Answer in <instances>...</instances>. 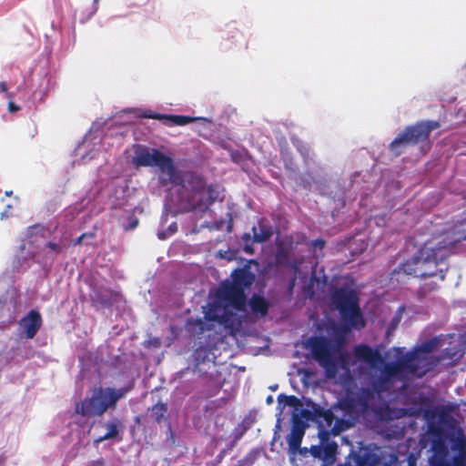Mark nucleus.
Here are the masks:
<instances>
[{
  "instance_id": "c756f323",
  "label": "nucleus",
  "mask_w": 466,
  "mask_h": 466,
  "mask_svg": "<svg viewBox=\"0 0 466 466\" xmlns=\"http://www.w3.org/2000/svg\"><path fill=\"white\" fill-rule=\"evenodd\" d=\"M282 398L285 399V404L288 406H295L299 403V399L296 396L290 395V396H285L283 394H280L278 399L280 400Z\"/></svg>"
},
{
  "instance_id": "f3484780",
  "label": "nucleus",
  "mask_w": 466,
  "mask_h": 466,
  "mask_svg": "<svg viewBox=\"0 0 466 466\" xmlns=\"http://www.w3.org/2000/svg\"><path fill=\"white\" fill-rule=\"evenodd\" d=\"M253 239L252 243H263L268 241L273 235L271 226L261 218L258 221L257 225L252 227Z\"/></svg>"
},
{
  "instance_id": "2eb2a0df",
  "label": "nucleus",
  "mask_w": 466,
  "mask_h": 466,
  "mask_svg": "<svg viewBox=\"0 0 466 466\" xmlns=\"http://www.w3.org/2000/svg\"><path fill=\"white\" fill-rule=\"evenodd\" d=\"M320 443L322 444L323 456L322 460L326 462L331 463L335 461L336 453L338 451V444L336 441H329V431L320 430L319 432Z\"/></svg>"
},
{
  "instance_id": "ea45409f",
  "label": "nucleus",
  "mask_w": 466,
  "mask_h": 466,
  "mask_svg": "<svg viewBox=\"0 0 466 466\" xmlns=\"http://www.w3.org/2000/svg\"><path fill=\"white\" fill-rule=\"evenodd\" d=\"M238 154L237 152L231 153V158L233 161L238 162Z\"/></svg>"
},
{
  "instance_id": "20e7f679",
  "label": "nucleus",
  "mask_w": 466,
  "mask_h": 466,
  "mask_svg": "<svg viewBox=\"0 0 466 466\" xmlns=\"http://www.w3.org/2000/svg\"><path fill=\"white\" fill-rule=\"evenodd\" d=\"M329 303L336 309L347 329L360 330L365 328L360 296L355 289L349 284L342 286L332 285L329 288Z\"/></svg>"
},
{
  "instance_id": "f704fd0d",
  "label": "nucleus",
  "mask_w": 466,
  "mask_h": 466,
  "mask_svg": "<svg viewBox=\"0 0 466 466\" xmlns=\"http://www.w3.org/2000/svg\"><path fill=\"white\" fill-rule=\"evenodd\" d=\"M87 236H88V234H86V233H83L81 236H79L77 238H76V239L74 240V245H79V244H81V243H82V241L84 240V238H85L86 237H87ZM89 237H91V238H92V237H94V234H89Z\"/></svg>"
},
{
  "instance_id": "5701e85b",
  "label": "nucleus",
  "mask_w": 466,
  "mask_h": 466,
  "mask_svg": "<svg viewBox=\"0 0 466 466\" xmlns=\"http://www.w3.org/2000/svg\"><path fill=\"white\" fill-rule=\"evenodd\" d=\"M392 383L393 381H391L390 380H389L388 378L381 374L376 380H372V388L370 390L374 391L375 397L376 394H380L385 391H388L390 389Z\"/></svg>"
},
{
  "instance_id": "4468645a",
  "label": "nucleus",
  "mask_w": 466,
  "mask_h": 466,
  "mask_svg": "<svg viewBox=\"0 0 466 466\" xmlns=\"http://www.w3.org/2000/svg\"><path fill=\"white\" fill-rule=\"evenodd\" d=\"M353 353L358 360H362L370 366L382 363L383 358L377 350H373L367 344H360L354 347Z\"/></svg>"
},
{
  "instance_id": "7c9ffc66",
  "label": "nucleus",
  "mask_w": 466,
  "mask_h": 466,
  "mask_svg": "<svg viewBox=\"0 0 466 466\" xmlns=\"http://www.w3.org/2000/svg\"><path fill=\"white\" fill-rule=\"evenodd\" d=\"M309 451H310L311 455L314 458H318V459H321L322 460L323 450H322V444L321 443H320V445H312L310 447Z\"/></svg>"
},
{
  "instance_id": "2f4dec72",
  "label": "nucleus",
  "mask_w": 466,
  "mask_h": 466,
  "mask_svg": "<svg viewBox=\"0 0 466 466\" xmlns=\"http://www.w3.org/2000/svg\"><path fill=\"white\" fill-rule=\"evenodd\" d=\"M247 429H248L247 427H243L242 430L238 432H237L238 429H236V432L234 434V440L228 446V450H231L237 444L238 441H239L242 438V436L245 434Z\"/></svg>"
},
{
  "instance_id": "7ed1b4c3",
  "label": "nucleus",
  "mask_w": 466,
  "mask_h": 466,
  "mask_svg": "<svg viewBox=\"0 0 466 466\" xmlns=\"http://www.w3.org/2000/svg\"><path fill=\"white\" fill-rule=\"evenodd\" d=\"M231 280L223 281L217 292L216 301L209 307L206 319L217 321L226 329H234L239 322L238 314L233 309L243 311L247 305L246 289L255 281V274L248 265L235 268Z\"/></svg>"
},
{
  "instance_id": "bb28decb",
  "label": "nucleus",
  "mask_w": 466,
  "mask_h": 466,
  "mask_svg": "<svg viewBox=\"0 0 466 466\" xmlns=\"http://www.w3.org/2000/svg\"><path fill=\"white\" fill-rule=\"evenodd\" d=\"M177 231V224L176 222L171 223L167 231H159L157 233V238L161 240H164Z\"/></svg>"
},
{
  "instance_id": "37998d69",
  "label": "nucleus",
  "mask_w": 466,
  "mask_h": 466,
  "mask_svg": "<svg viewBox=\"0 0 466 466\" xmlns=\"http://www.w3.org/2000/svg\"><path fill=\"white\" fill-rule=\"evenodd\" d=\"M272 402H273V398H272V396H268V397L267 398V403H268V404H270V403H272Z\"/></svg>"
},
{
  "instance_id": "cd10ccee",
  "label": "nucleus",
  "mask_w": 466,
  "mask_h": 466,
  "mask_svg": "<svg viewBox=\"0 0 466 466\" xmlns=\"http://www.w3.org/2000/svg\"><path fill=\"white\" fill-rule=\"evenodd\" d=\"M253 239V236L251 237L249 233H245L242 236V240L244 241V251L248 254H252L254 252L253 244L251 241Z\"/></svg>"
},
{
  "instance_id": "c9c22d12",
  "label": "nucleus",
  "mask_w": 466,
  "mask_h": 466,
  "mask_svg": "<svg viewBox=\"0 0 466 466\" xmlns=\"http://www.w3.org/2000/svg\"><path fill=\"white\" fill-rule=\"evenodd\" d=\"M0 89L2 92L5 93L7 95L8 98L13 97V96L10 93H8V91H7V86H6L5 82L3 81L0 83Z\"/></svg>"
},
{
  "instance_id": "9d476101",
  "label": "nucleus",
  "mask_w": 466,
  "mask_h": 466,
  "mask_svg": "<svg viewBox=\"0 0 466 466\" xmlns=\"http://www.w3.org/2000/svg\"><path fill=\"white\" fill-rule=\"evenodd\" d=\"M439 344V339L433 338L405 353L406 355H411L412 364L417 367L419 378L423 377L438 365L440 359L435 356H429L428 354L437 350Z\"/></svg>"
},
{
  "instance_id": "49530a36",
  "label": "nucleus",
  "mask_w": 466,
  "mask_h": 466,
  "mask_svg": "<svg viewBox=\"0 0 466 466\" xmlns=\"http://www.w3.org/2000/svg\"><path fill=\"white\" fill-rule=\"evenodd\" d=\"M460 442H461V444H466V442H465V441H464V440H461V441H460Z\"/></svg>"
},
{
  "instance_id": "aec40b11",
  "label": "nucleus",
  "mask_w": 466,
  "mask_h": 466,
  "mask_svg": "<svg viewBox=\"0 0 466 466\" xmlns=\"http://www.w3.org/2000/svg\"><path fill=\"white\" fill-rule=\"evenodd\" d=\"M91 300L103 307H109L112 305V292L107 289H94L90 295Z\"/></svg>"
},
{
  "instance_id": "a211bd4d",
  "label": "nucleus",
  "mask_w": 466,
  "mask_h": 466,
  "mask_svg": "<svg viewBox=\"0 0 466 466\" xmlns=\"http://www.w3.org/2000/svg\"><path fill=\"white\" fill-rule=\"evenodd\" d=\"M248 303L254 313H258L262 317H265L268 314L269 303L263 296L253 294Z\"/></svg>"
},
{
  "instance_id": "a19ab883",
  "label": "nucleus",
  "mask_w": 466,
  "mask_h": 466,
  "mask_svg": "<svg viewBox=\"0 0 466 466\" xmlns=\"http://www.w3.org/2000/svg\"><path fill=\"white\" fill-rule=\"evenodd\" d=\"M137 223H138V221H137V219H135V220L130 224L129 228H131V229L135 228L137 226Z\"/></svg>"
},
{
  "instance_id": "f03ea898",
  "label": "nucleus",
  "mask_w": 466,
  "mask_h": 466,
  "mask_svg": "<svg viewBox=\"0 0 466 466\" xmlns=\"http://www.w3.org/2000/svg\"><path fill=\"white\" fill-rule=\"evenodd\" d=\"M462 226V223L454 225L452 228L427 240L411 258L400 263L391 271V277L403 274L416 278L438 276L441 279H445L448 267L436 269L432 268H437L452 253L457 243L466 240V231L461 229Z\"/></svg>"
},
{
  "instance_id": "a18cd8bd",
  "label": "nucleus",
  "mask_w": 466,
  "mask_h": 466,
  "mask_svg": "<svg viewBox=\"0 0 466 466\" xmlns=\"http://www.w3.org/2000/svg\"><path fill=\"white\" fill-rule=\"evenodd\" d=\"M234 466H246V464H245V461H239L238 462V464H236V465H234Z\"/></svg>"
},
{
  "instance_id": "0eeeda50",
  "label": "nucleus",
  "mask_w": 466,
  "mask_h": 466,
  "mask_svg": "<svg viewBox=\"0 0 466 466\" xmlns=\"http://www.w3.org/2000/svg\"><path fill=\"white\" fill-rule=\"evenodd\" d=\"M439 127L440 123L435 120L419 121L408 126L391 141L390 150L395 157H399L403 148L428 140L431 131Z\"/></svg>"
},
{
  "instance_id": "f8f14e48",
  "label": "nucleus",
  "mask_w": 466,
  "mask_h": 466,
  "mask_svg": "<svg viewBox=\"0 0 466 466\" xmlns=\"http://www.w3.org/2000/svg\"><path fill=\"white\" fill-rule=\"evenodd\" d=\"M304 434L305 425L303 421L299 417L294 416L291 431L287 437V441L289 444V453L290 455L295 456L298 454L299 451H302L300 445Z\"/></svg>"
},
{
  "instance_id": "a878e982",
  "label": "nucleus",
  "mask_w": 466,
  "mask_h": 466,
  "mask_svg": "<svg viewBox=\"0 0 466 466\" xmlns=\"http://www.w3.org/2000/svg\"><path fill=\"white\" fill-rule=\"evenodd\" d=\"M276 262L279 266L291 267L298 269V266L295 262L293 264L290 263L289 252L284 248L278 250L276 254Z\"/></svg>"
},
{
  "instance_id": "58836bf2",
  "label": "nucleus",
  "mask_w": 466,
  "mask_h": 466,
  "mask_svg": "<svg viewBox=\"0 0 466 466\" xmlns=\"http://www.w3.org/2000/svg\"><path fill=\"white\" fill-rule=\"evenodd\" d=\"M313 245L315 247H319V248H323L325 246V241L322 239H317L314 241Z\"/></svg>"
},
{
  "instance_id": "6e6552de",
  "label": "nucleus",
  "mask_w": 466,
  "mask_h": 466,
  "mask_svg": "<svg viewBox=\"0 0 466 466\" xmlns=\"http://www.w3.org/2000/svg\"><path fill=\"white\" fill-rule=\"evenodd\" d=\"M374 400V391L370 388L361 387L357 391L347 390L338 401V407L343 415L352 422L357 421L370 410H374L370 402Z\"/></svg>"
},
{
  "instance_id": "423d86ee",
  "label": "nucleus",
  "mask_w": 466,
  "mask_h": 466,
  "mask_svg": "<svg viewBox=\"0 0 466 466\" xmlns=\"http://www.w3.org/2000/svg\"><path fill=\"white\" fill-rule=\"evenodd\" d=\"M306 347L313 359L324 369L325 376L332 379L338 372V346L329 338L313 336L308 339Z\"/></svg>"
},
{
  "instance_id": "412c9836",
  "label": "nucleus",
  "mask_w": 466,
  "mask_h": 466,
  "mask_svg": "<svg viewBox=\"0 0 466 466\" xmlns=\"http://www.w3.org/2000/svg\"><path fill=\"white\" fill-rule=\"evenodd\" d=\"M106 428L107 431L103 436H99L96 440V443L103 442L107 440L116 439L119 434V427L121 426V422L119 420L116 419L114 420L108 421L106 423Z\"/></svg>"
},
{
  "instance_id": "79ce46f5",
  "label": "nucleus",
  "mask_w": 466,
  "mask_h": 466,
  "mask_svg": "<svg viewBox=\"0 0 466 466\" xmlns=\"http://www.w3.org/2000/svg\"><path fill=\"white\" fill-rule=\"evenodd\" d=\"M302 451H299L298 454L306 455L308 453L307 448H301Z\"/></svg>"
},
{
  "instance_id": "72a5a7b5",
  "label": "nucleus",
  "mask_w": 466,
  "mask_h": 466,
  "mask_svg": "<svg viewBox=\"0 0 466 466\" xmlns=\"http://www.w3.org/2000/svg\"><path fill=\"white\" fill-rule=\"evenodd\" d=\"M46 248H50L56 254H59L62 252V247L59 244L55 243V242L46 243Z\"/></svg>"
},
{
  "instance_id": "c85d7f7f",
  "label": "nucleus",
  "mask_w": 466,
  "mask_h": 466,
  "mask_svg": "<svg viewBox=\"0 0 466 466\" xmlns=\"http://www.w3.org/2000/svg\"><path fill=\"white\" fill-rule=\"evenodd\" d=\"M164 114L155 113L152 110L147 109L144 110L139 116L143 118H151V119H157L162 122Z\"/></svg>"
},
{
  "instance_id": "e433bc0d",
  "label": "nucleus",
  "mask_w": 466,
  "mask_h": 466,
  "mask_svg": "<svg viewBox=\"0 0 466 466\" xmlns=\"http://www.w3.org/2000/svg\"><path fill=\"white\" fill-rule=\"evenodd\" d=\"M8 109L10 112L14 113V112H16L20 109V107L18 106H16L14 102L10 101L8 103Z\"/></svg>"
},
{
  "instance_id": "4be33fe9",
  "label": "nucleus",
  "mask_w": 466,
  "mask_h": 466,
  "mask_svg": "<svg viewBox=\"0 0 466 466\" xmlns=\"http://www.w3.org/2000/svg\"><path fill=\"white\" fill-rule=\"evenodd\" d=\"M167 404L157 402V404L153 405L150 410V417L156 421L157 423H161L164 420H167Z\"/></svg>"
},
{
  "instance_id": "6ab92c4d",
  "label": "nucleus",
  "mask_w": 466,
  "mask_h": 466,
  "mask_svg": "<svg viewBox=\"0 0 466 466\" xmlns=\"http://www.w3.org/2000/svg\"><path fill=\"white\" fill-rule=\"evenodd\" d=\"M196 117L182 115H163L162 124L167 127H182L196 121Z\"/></svg>"
},
{
  "instance_id": "de8ad7c7",
  "label": "nucleus",
  "mask_w": 466,
  "mask_h": 466,
  "mask_svg": "<svg viewBox=\"0 0 466 466\" xmlns=\"http://www.w3.org/2000/svg\"><path fill=\"white\" fill-rule=\"evenodd\" d=\"M98 0H94L95 3H96Z\"/></svg>"
},
{
  "instance_id": "9b49d317",
  "label": "nucleus",
  "mask_w": 466,
  "mask_h": 466,
  "mask_svg": "<svg viewBox=\"0 0 466 466\" xmlns=\"http://www.w3.org/2000/svg\"><path fill=\"white\" fill-rule=\"evenodd\" d=\"M405 372L419 378L417 367L412 364L411 355L404 354L399 357L396 361L386 363L381 370V374L391 381L393 378L400 377Z\"/></svg>"
},
{
  "instance_id": "4c0bfd02",
  "label": "nucleus",
  "mask_w": 466,
  "mask_h": 466,
  "mask_svg": "<svg viewBox=\"0 0 466 466\" xmlns=\"http://www.w3.org/2000/svg\"><path fill=\"white\" fill-rule=\"evenodd\" d=\"M344 430L343 427L341 426H339V425H334L332 428H331V431L333 432L334 435H337V434H339V432Z\"/></svg>"
},
{
  "instance_id": "393cba45",
  "label": "nucleus",
  "mask_w": 466,
  "mask_h": 466,
  "mask_svg": "<svg viewBox=\"0 0 466 466\" xmlns=\"http://www.w3.org/2000/svg\"><path fill=\"white\" fill-rule=\"evenodd\" d=\"M186 329L189 332L202 334L207 327L205 321L201 319H189L186 323Z\"/></svg>"
},
{
  "instance_id": "b1692460",
  "label": "nucleus",
  "mask_w": 466,
  "mask_h": 466,
  "mask_svg": "<svg viewBox=\"0 0 466 466\" xmlns=\"http://www.w3.org/2000/svg\"><path fill=\"white\" fill-rule=\"evenodd\" d=\"M314 414L316 418L323 421L328 428L332 427L336 419L331 410H325L320 407L314 410Z\"/></svg>"
},
{
  "instance_id": "c03bdc74",
  "label": "nucleus",
  "mask_w": 466,
  "mask_h": 466,
  "mask_svg": "<svg viewBox=\"0 0 466 466\" xmlns=\"http://www.w3.org/2000/svg\"><path fill=\"white\" fill-rule=\"evenodd\" d=\"M340 424H345L346 425V428L350 427V423H349L348 421H345V420H340L339 421Z\"/></svg>"
},
{
  "instance_id": "f257e3e1",
  "label": "nucleus",
  "mask_w": 466,
  "mask_h": 466,
  "mask_svg": "<svg viewBox=\"0 0 466 466\" xmlns=\"http://www.w3.org/2000/svg\"><path fill=\"white\" fill-rule=\"evenodd\" d=\"M132 162L137 167H157L161 173L167 176V178H160L161 185L170 183L178 187L179 200L189 211L204 213L218 198L217 187L207 184L202 175L178 170L174 159L157 148L150 151L146 147L137 146Z\"/></svg>"
},
{
  "instance_id": "1a4fd4ad",
  "label": "nucleus",
  "mask_w": 466,
  "mask_h": 466,
  "mask_svg": "<svg viewBox=\"0 0 466 466\" xmlns=\"http://www.w3.org/2000/svg\"><path fill=\"white\" fill-rule=\"evenodd\" d=\"M427 434L431 452L429 457L430 466H453L447 444V435L442 428L431 422L428 426Z\"/></svg>"
},
{
  "instance_id": "ddd939ff",
  "label": "nucleus",
  "mask_w": 466,
  "mask_h": 466,
  "mask_svg": "<svg viewBox=\"0 0 466 466\" xmlns=\"http://www.w3.org/2000/svg\"><path fill=\"white\" fill-rule=\"evenodd\" d=\"M19 325L24 329L25 338L33 339L42 326L41 314L35 309H31L20 319Z\"/></svg>"
},
{
  "instance_id": "39448f33",
  "label": "nucleus",
  "mask_w": 466,
  "mask_h": 466,
  "mask_svg": "<svg viewBox=\"0 0 466 466\" xmlns=\"http://www.w3.org/2000/svg\"><path fill=\"white\" fill-rule=\"evenodd\" d=\"M131 390V387L119 389L112 387H96L90 397L76 404V412L83 417H100L108 410H115L117 402Z\"/></svg>"
},
{
  "instance_id": "473e14b6",
  "label": "nucleus",
  "mask_w": 466,
  "mask_h": 466,
  "mask_svg": "<svg viewBox=\"0 0 466 466\" xmlns=\"http://www.w3.org/2000/svg\"><path fill=\"white\" fill-rule=\"evenodd\" d=\"M400 318H401V316H400V313L396 314V315L391 319V320H390V324H389V327H388V330H393V329H395L398 327V325H399V323H400Z\"/></svg>"
},
{
  "instance_id": "dca6fc26",
  "label": "nucleus",
  "mask_w": 466,
  "mask_h": 466,
  "mask_svg": "<svg viewBox=\"0 0 466 466\" xmlns=\"http://www.w3.org/2000/svg\"><path fill=\"white\" fill-rule=\"evenodd\" d=\"M419 278L420 279V283L416 294L418 299L420 300L425 299L430 293L439 289V283L445 279H441L438 276H425Z\"/></svg>"
}]
</instances>
